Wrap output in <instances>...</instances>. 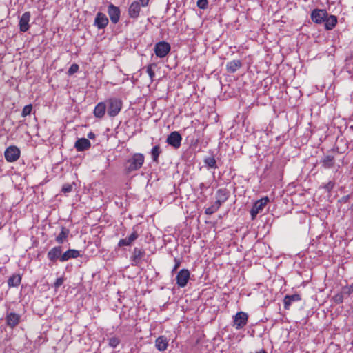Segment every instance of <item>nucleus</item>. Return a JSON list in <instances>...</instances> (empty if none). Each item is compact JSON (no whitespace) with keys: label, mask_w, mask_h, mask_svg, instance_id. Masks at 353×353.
<instances>
[{"label":"nucleus","mask_w":353,"mask_h":353,"mask_svg":"<svg viewBox=\"0 0 353 353\" xmlns=\"http://www.w3.org/2000/svg\"><path fill=\"white\" fill-rule=\"evenodd\" d=\"M182 137L179 132L174 131L171 132L166 140V142L175 149L179 148L181 146Z\"/></svg>","instance_id":"nucleus-9"},{"label":"nucleus","mask_w":353,"mask_h":353,"mask_svg":"<svg viewBox=\"0 0 353 353\" xmlns=\"http://www.w3.org/2000/svg\"><path fill=\"white\" fill-rule=\"evenodd\" d=\"M229 194L230 192L226 188L219 189L216 193V201L215 203L221 206L222 203H225L228 200Z\"/></svg>","instance_id":"nucleus-14"},{"label":"nucleus","mask_w":353,"mask_h":353,"mask_svg":"<svg viewBox=\"0 0 353 353\" xmlns=\"http://www.w3.org/2000/svg\"><path fill=\"white\" fill-rule=\"evenodd\" d=\"M72 184H64L62 187V192H64V193H69L70 192H72Z\"/></svg>","instance_id":"nucleus-38"},{"label":"nucleus","mask_w":353,"mask_h":353,"mask_svg":"<svg viewBox=\"0 0 353 353\" xmlns=\"http://www.w3.org/2000/svg\"><path fill=\"white\" fill-rule=\"evenodd\" d=\"M144 156L141 153H135L125 163V170L128 173L139 170L144 163Z\"/></svg>","instance_id":"nucleus-1"},{"label":"nucleus","mask_w":353,"mask_h":353,"mask_svg":"<svg viewBox=\"0 0 353 353\" xmlns=\"http://www.w3.org/2000/svg\"><path fill=\"white\" fill-rule=\"evenodd\" d=\"M161 150L159 145H157L152 148V149L151 150V155H152V161L154 162L158 163L159 157V154H161Z\"/></svg>","instance_id":"nucleus-29"},{"label":"nucleus","mask_w":353,"mask_h":353,"mask_svg":"<svg viewBox=\"0 0 353 353\" xmlns=\"http://www.w3.org/2000/svg\"><path fill=\"white\" fill-rule=\"evenodd\" d=\"M157 67L156 63H151L147 66L146 72L148 74L151 81H153L155 73L154 68Z\"/></svg>","instance_id":"nucleus-31"},{"label":"nucleus","mask_w":353,"mask_h":353,"mask_svg":"<svg viewBox=\"0 0 353 353\" xmlns=\"http://www.w3.org/2000/svg\"><path fill=\"white\" fill-rule=\"evenodd\" d=\"M139 234L137 230L133 228V232L126 238L121 239L118 243L119 247L130 246L132 243L137 239Z\"/></svg>","instance_id":"nucleus-11"},{"label":"nucleus","mask_w":353,"mask_h":353,"mask_svg":"<svg viewBox=\"0 0 353 353\" xmlns=\"http://www.w3.org/2000/svg\"><path fill=\"white\" fill-rule=\"evenodd\" d=\"M64 280L65 279L63 277H59V278L57 279L56 281L54 283V287L56 289L59 288L61 285H63Z\"/></svg>","instance_id":"nucleus-39"},{"label":"nucleus","mask_w":353,"mask_h":353,"mask_svg":"<svg viewBox=\"0 0 353 353\" xmlns=\"http://www.w3.org/2000/svg\"><path fill=\"white\" fill-rule=\"evenodd\" d=\"M107 112L110 117H116L121 111L123 102L117 97H110L106 101Z\"/></svg>","instance_id":"nucleus-2"},{"label":"nucleus","mask_w":353,"mask_h":353,"mask_svg":"<svg viewBox=\"0 0 353 353\" xmlns=\"http://www.w3.org/2000/svg\"><path fill=\"white\" fill-rule=\"evenodd\" d=\"M30 19V13L29 12H24L19 19V29L21 32H25L29 29V21Z\"/></svg>","instance_id":"nucleus-12"},{"label":"nucleus","mask_w":353,"mask_h":353,"mask_svg":"<svg viewBox=\"0 0 353 353\" xmlns=\"http://www.w3.org/2000/svg\"><path fill=\"white\" fill-rule=\"evenodd\" d=\"M108 13L110 19L113 23H117L120 19V10L113 4H110L108 8Z\"/></svg>","instance_id":"nucleus-10"},{"label":"nucleus","mask_w":353,"mask_h":353,"mask_svg":"<svg viewBox=\"0 0 353 353\" xmlns=\"http://www.w3.org/2000/svg\"><path fill=\"white\" fill-rule=\"evenodd\" d=\"M141 4L139 1H134L130 6L128 14L131 18H137L141 11Z\"/></svg>","instance_id":"nucleus-18"},{"label":"nucleus","mask_w":353,"mask_h":353,"mask_svg":"<svg viewBox=\"0 0 353 353\" xmlns=\"http://www.w3.org/2000/svg\"><path fill=\"white\" fill-rule=\"evenodd\" d=\"M79 70V65L76 63L72 64L68 70V74L72 75L76 73Z\"/></svg>","instance_id":"nucleus-37"},{"label":"nucleus","mask_w":353,"mask_h":353,"mask_svg":"<svg viewBox=\"0 0 353 353\" xmlns=\"http://www.w3.org/2000/svg\"><path fill=\"white\" fill-rule=\"evenodd\" d=\"M90 141L85 138H81L78 139L74 144V147L77 151H83L88 149L90 147Z\"/></svg>","instance_id":"nucleus-22"},{"label":"nucleus","mask_w":353,"mask_h":353,"mask_svg":"<svg viewBox=\"0 0 353 353\" xmlns=\"http://www.w3.org/2000/svg\"><path fill=\"white\" fill-rule=\"evenodd\" d=\"M88 138L90 139H94L95 135L93 132H90L88 134Z\"/></svg>","instance_id":"nucleus-44"},{"label":"nucleus","mask_w":353,"mask_h":353,"mask_svg":"<svg viewBox=\"0 0 353 353\" xmlns=\"http://www.w3.org/2000/svg\"><path fill=\"white\" fill-rule=\"evenodd\" d=\"M199 188L201 191H203L204 190L207 189L208 187L203 183H201L199 185Z\"/></svg>","instance_id":"nucleus-43"},{"label":"nucleus","mask_w":353,"mask_h":353,"mask_svg":"<svg viewBox=\"0 0 353 353\" xmlns=\"http://www.w3.org/2000/svg\"><path fill=\"white\" fill-rule=\"evenodd\" d=\"M150 0H139V3L141 5V6L145 7L148 5Z\"/></svg>","instance_id":"nucleus-41"},{"label":"nucleus","mask_w":353,"mask_h":353,"mask_svg":"<svg viewBox=\"0 0 353 353\" xmlns=\"http://www.w3.org/2000/svg\"><path fill=\"white\" fill-rule=\"evenodd\" d=\"M108 23V19L105 16V14L99 12L95 18L94 20V24L99 28H105Z\"/></svg>","instance_id":"nucleus-21"},{"label":"nucleus","mask_w":353,"mask_h":353,"mask_svg":"<svg viewBox=\"0 0 353 353\" xmlns=\"http://www.w3.org/2000/svg\"><path fill=\"white\" fill-rule=\"evenodd\" d=\"M196 4H197V6L200 9L205 10L208 8V0H198Z\"/></svg>","instance_id":"nucleus-35"},{"label":"nucleus","mask_w":353,"mask_h":353,"mask_svg":"<svg viewBox=\"0 0 353 353\" xmlns=\"http://www.w3.org/2000/svg\"><path fill=\"white\" fill-rule=\"evenodd\" d=\"M168 346V340L165 336H160L155 340V347L159 351H165Z\"/></svg>","instance_id":"nucleus-20"},{"label":"nucleus","mask_w":353,"mask_h":353,"mask_svg":"<svg viewBox=\"0 0 353 353\" xmlns=\"http://www.w3.org/2000/svg\"><path fill=\"white\" fill-rule=\"evenodd\" d=\"M334 186V183L332 181H329L325 186L324 188L326 189L328 192H330Z\"/></svg>","instance_id":"nucleus-40"},{"label":"nucleus","mask_w":353,"mask_h":353,"mask_svg":"<svg viewBox=\"0 0 353 353\" xmlns=\"http://www.w3.org/2000/svg\"><path fill=\"white\" fill-rule=\"evenodd\" d=\"M333 300L335 303L339 304L341 303L343 301V293H338L333 297Z\"/></svg>","instance_id":"nucleus-36"},{"label":"nucleus","mask_w":353,"mask_h":353,"mask_svg":"<svg viewBox=\"0 0 353 353\" xmlns=\"http://www.w3.org/2000/svg\"><path fill=\"white\" fill-rule=\"evenodd\" d=\"M171 50V46L169 43L162 41L157 42L154 45V51L157 57H165Z\"/></svg>","instance_id":"nucleus-3"},{"label":"nucleus","mask_w":353,"mask_h":353,"mask_svg":"<svg viewBox=\"0 0 353 353\" xmlns=\"http://www.w3.org/2000/svg\"><path fill=\"white\" fill-rule=\"evenodd\" d=\"M20 316L14 312H10L6 315L7 325L10 327H14L18 325Z\"/></svg>","instance_id":"nucleus-19"},{"label":"nucleus","mask_w":353,"mask_h":353,"mask_svg":"<svg viewBox=\"0 0 353 353\" xmlns=\"http://www.w3.org/2000/svg\"><path fill=\"white\" fill-rule=\"evenodd\" d=\"M80 256V252L77 250L69 249L65 252L61 256V261L65 262L70 259H77Z\"/></svg>","instance_id":"nucleus-16"},{"label":"nucleus","mask_w":353,"mask_h":353,"mask_svg":"<svg viewBox=\"0 0 353 353\" xmlns=\"http://www.w3.org/2000/svg\"><path fill=\"white\" fill-rule=\"evenodd\" d=\"M248 316L245 312H239L234 316L233 326L236 329L243 328L248 323Z\"/></svg>","instance_id":"nucleus-4"},{"label":"nucleus","mask_w":353,"mask_h":353,"mask_svg":"<svg viewBox=\"0 0 353 353\" xmlns=\"http://www.w3.org/2000/svg\"><path fill=\"white\" fill-rule=\"evenodd\" d=\"M190 279V272L187 269L181 270L176 276V284L180 288H184Z\"/></svg>","instance_id":"nucleus-8"},{"label":"nucleus","mask_w":353,"mask_h":353,"mask_svg":"<svg viewBox=\"0 0 353 353\" xmlns=\"http://www.w3.org/2000/svg\"><path fill=\"white\" fill-rule=\"evenodd\" d=\"M62 248L61 246H56L50 250L47 254L48 259L54 262L57 259H59L61 261V256L62 255Z\"/></svg>","instance_id":"nucleus-13"},{"label":"nucleus","mask_w":353,"mask_h":353,"mask_svg":"<svg viewBox=\"0 0 353 353\" xmlns=\"http://www.w3.org/2000/svg\"><path fill=\"white\" fill-rule=\"evenodd\" d=\"M121 340L117 336H112L108 339V345L112 348H116L120 343Z\"/></svg>","instance_id":"nucleus-32"},{"label":"nucleus","mask_w":353,"mask_h":353,"mask_svg":"<svg viewBox=\"0 0 353 353\" xmlns=\"http://www.w3.org/2000/svg\"><path fill=\"white\" fill-rule=\"evenodd\" d=\"M4 156L8 162L16 161L20 157V150L17 146H10L6 150Z\"/></svg>","instance_id":"nucleus-6"},{"label":"nucleus","mask_w":353,"mask_h":353,"mask_svg":"<svg viewBox=\"0 0 353 353\" xmlns=\"http://www.w3.org/2000/svg\"><path fill=\"white\" fill-rule=\"evenodd\" d=\"M180 264H181L180 261L175 259V265H174V267L172 271H175L177 268H179V267L180 266Z\"/></svg>","instance_id":"nucleus-42"},{"label":"nucleus","mask_w":353,"mask_h":353,"mask_svg":"<svg viewBox=\"0 0 353 353\" xmlns=\"http://www.w3.org/2000/svg\"><path fill=\"white\" fill-rule=\"evenodd\" d=\"M352 208H353V205H352Z\"/></svg>","instance_id":"nucleus-46"},{"label":"nucleus","mask_w":353,"mask_h":353,"mask_svg":"<svg viewBox=\"0 0 353 353\" xmlns=\"http://www.w3.org/2000/svg\"><path fill=\"white\" fill-rule=\"evenodd\" d=\"M323 23H325V28L327 30H331L337 23V17L334 15H327Z\"/></svg>","instance_id":"nucleus-24"},{"label":"nucleus","mask_w":353,"mask_h":353,"mask_svg":"<svg viewBox=\"0 0 353 353\" xmlns=\"http://www.w3.org/2000/svg\"><path fill=\"white\" fill-rule=\"evenodd\" d=\"M256 353H267V352L264 350H262L260 352H256Z\"/></svg>","instance_id":"nucleus-45"},{"label":"nucleus","mask_w":353,"mask_h":353,"mask_svg":"<svg viewBox=\"0 0 353 353\" xmlns=\"http://www.w3.org/2000/svg\"><path fill=\"white\" fill-rule=\"evenodd\" d=\"M204 163L208 167L210 168H217L216 161L214 157H205L204 159Z\"/></svg>","instance_id":"nucleus-30"},{"label":"nucleus","mask_w":353,"mask_h":353,"mask_svg":"<svg viewBox=\"0 0 353 353\" xmlns=\"http://www.w3.org/2000/svg\"><path fill=\"white\" fill-rule=\"evenodd\" d=\"M220 208V205H219L215 202L210 207L207 208L205 210V213L208 215H211L216 212Z\"/></svg>","instance_id":"nucleus-33"},{"label":"nucleus","mask_w":353,"mask_h":353,"mask_svg":"<svg viewBox=\"0 0 353 353\" xmlns=\"http://www.w3.org/2000/svg\"><path fill=\"white\" fill-rule=\"evenodd\" d=\"M69 234L70 230L68 228L61 227L60 233L55 239L56 241L59 244L63 243L67 241Z\"/></svg>","instance_id":"nucleus-25"},{"label":"nucleus","mask_w":353,"mask_h":353,"mask_svg":"<svg viewBox=\"0 0 353 353\" xmlns=\"http://www.w3.org/2000/svg\"><path fill=\"white\" fill-rule=\"evenodd\" d=\"M107 109L106 103L104 102L99 103L94 108V114L97 118H102L105 115Z\"/></svg>","instance_id":"nucleus-23"},{"label":"nucleus","mask_w":353,"mask_h":353,"mask_svg":"<svg viewBox=\"0 0 353 353\" xmlns=\"http://www.w3.org/2000/svg\"><path fill=\"white\" fill-rule=\"evenodd\" d=\"M21 281V277L19 274H13L8 280L9 287H17Z\"/></svg>","instance_id":"nucleus-27"},{"label":"nucleus","mask_w":353,"mask_h":353,"mask_svg":"<svg viewBox=\"0 0 353 353\" xmlns=\"http://www.w3.org/2000/svg\"><path fill=\"white\" fill-rule=\"evenodd\" d=\"M242 65V63L240 60H232L231 61L228 62L226 65V68L228 72L230 73L235 72L238 69H239Z\"/></svg>","instance_id":"nucleus-26"},{"label":"nucleus","mask_w":353,"mask_h":353,"mask_svg":"<svg viewBox=\"0 0 353 353\" xmlns=\"http://www.w3.org/2000/svg\"><path fill=\"white\" fill-rule=\"evenodd\" d=\"M301 300V296L298 294L292 295H286L283 299L284 308L289 310L290 307L294 302H297Z\"/></svg>","instance_id":"nucleus-17"},{"label":"nucleus","mask_w":353,"mask_h":353,"mask_svg":"<svg viewBox=\"0 0 353 353\" xmlns=\"http://www.w3.org/2000/svg\"><path fill=\"white\" fill-rule=\"evenodd\" d=\"M327 14V12L324 9H314L311 13V19L315 23L321 24L324 22Z\"/></svg>","instance_id":"nucleus-7"},{"label":"nucleus","mask_w":353,"mask_h":353,"mask_svg":"<svg viewBox=\"0 0 353 353\" xmlns=\"http://www.w3.org/2000/svg\"><path fill=\"white\" fill-rule=\"evenodd\" d=\"M32 110V106L31 104L26 105L23 108V110H22V112H21V116L23 117H26V116L29 115L31 113Z\"/></svg>","instance_id":"nucleus-34"},{"label":"nucleus","mask_w":353,"mask_h":353,"mask_svg":"<svg viewBox=\"0 0 353 353\" xmlns=\"http://www.w3.org/2000/svg\"><path fill=\"white\" fill-rule=\"evenodd\" d=\"M322 165L325 168H331L334 163V158L333 156H326L321 160Z\"/></svg>","instance_id":"nucleus-28"},{"label":"nucleus","mask_w":353,"mask_h":353,"mask_svg":"<svg viewBox=\"0 0 353 353\" xmlns=\"http://www.w3.org/2000/svg\"><path fill=\"white\" fill-rule=\"evenodd\" d=\"M145 251L143 249L134 248L132 255V265H137L145 256Z\"/></svg>","instance_id":"nucleus-15"},{"label":"nucleus","mask_w":353,"mask_h":353,"mask_svg":"<svg viewBox=\"0 0 353 353\" xmlns=\"http://www.w3.org/2000/svg\"><path fill=\"white\" fill-rule=\"evenodd\" d=\"M269 201V199L268 197H264L261 199L260 200H258L255 202L252 208L250 210V214L252 216V219H254L256 215L260 213L265 205L268 203Z\"/></svg>","instance_id":"nucleus-5"}]
</instances>
